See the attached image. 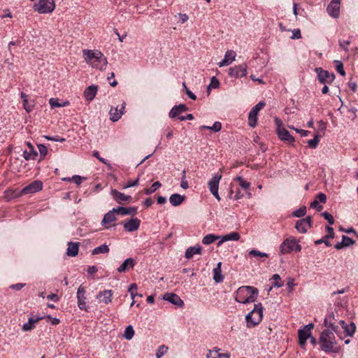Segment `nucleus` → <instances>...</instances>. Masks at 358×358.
I'll list each match as a JSON object with an SVG mask.
<instances>
[{
	"label": "nucleus",
	"instance_id": "obj_6",
	"mask_svg": "<svg viewBox=\"0 0 358 358\" xmlns=\"http://www.w3.org/2000/svg\"><path fill=\"white\" fill-rule=\"evenodd\" d=\"M265 106L264 101L259 102L252 108L248 115V124L251 127H255L257 123V115L259 111Z\"/></svg>",
	"mask_w": 358,
	"mask_h": 358
},
{
	"label": "nucleus",
	"instance_id": "obj_5",
	"mask_svg": "<svg viewBox=\"0 0 358 358\" xmlns=\"http://www.w3.org/2000/svg\"><path fill=\"white\" fill-rule=\"evenodd\" d=\"M55 8V0H39L34 6V9L38 13H51Z\"/></svg>",
	"mask_w": 358,
	"mask_h": 358
},
{
	"label": "nucleus",
	"instance_id": "obj_1",
	"mask_svg": "<svg viewBox=\"0 0 358 358\" xmlns=\"http://www.w3.org/2000/svg\"><path fill=\"white\" fill-rule=\"evenodd\" d=\"M334 331L329 329H324L320 336V345L321 350L327 353H338L341 350V346L334 336Z\"/></svg>",
	"mask_w": 358,
	"mask_h": 358
},
{
	"label": "nucleus",
	"instance_id": "obj_8",
	"mask_svg": "<svg viewBox=\"0 0 358 358\" xmlns=\"http://www.w3.org/2000/svg\"><path fill=\"white\" fill-rule=\"evenodd\" d=\"M315 72L317 73L318 80L322 84H330L335 79L334 73H329V71L322 69L321 67L315 68Z\"/></svg>",
	"mask_w": 358,
	"mask_h": 358
},
{
	"label": "nucleus",
	"instance_id": "obj_43",
	"mask_svg": "<svg viewBox=\"0 0 358 358\" xmlns=\"http://www.w3.org/2000/svg\"><path fill=\"white\" fill-rule=\"evenodd\" d=\"M201 129H209V130H212L215 132H217V131H220L222 129V124L220 122H215L213 126L210 127V126H202L201 127Z\"/></svg>",
	"mask_w": 358,
	"mask_h": 358
},
{
	"label": "nucleus",
	"instance_id": "obj_51",
	"mask_svg": "<svg viewBox=\"0 0 358 358\" xmlns=\"http://www.w3.org/2000/svg\"><path fill=\"white\" fill-rule=\"evenodd\" d=\"M342 242L345 247H348L353 245L355 241L348 236H343Z\"/></svg>",
	"mask_w": 358,
	"mask_h": 358
},
{
	"label": "nucleus",
	"instance_id": "obj_36",
	"mask_svg": "<svg viewBox=\"0 0 358 358\" xmlns=\"http://www.w3.org/2000/svg\"><path fill=\"white\" fill-rule=\"evenodd\" d=\"M342 329L344 330V331L347 336H352L355 332L356 327L353 322H351L350 324H347Z\"/></svg>",
	"mask_w": 358,
	"mask_h": 358
},
{
	"label": "nucleus",
	"instance_id": "obj_28",
	"mask_svg": "<svg viewBox=\"0 0 358 358\" xmlns=\"http://www.w3.org/2000/svg\"><path fill=\"white\" fill-rule=\"evenodd\" d=\"M79 245L78 243L69 242L66 249V255L70 257H76L78 252Z\"/></svg>",
	"mask_w": 358,
	"mask_h": 358
},
{
	"label": "nucleus",
	"instance_id": "obj_64",
	"mask_svg": "<svg viewBox=\"0 0 358 358\" xmlns=\"http://www.w3.org/2000/svg\"><path fill=\"white\" fill-rule=\"evenodd\" d=\"M274 122L276 126V131L280 128H284L282 120L280 118H278V117H274Z\"/></svg>",
	"mask_w": 358,
	"mask_h": 358
},
{
	"label": "nucleus",
	"instance_id": "obj_54",
	"mask_svg": "<svg viewBox=\"0 0 358 358\" xmlns=\"http://www.w3.org/2000/svg\"><path fill=\"white\" fill-rule=\"evenodd\" d=\"M63 180H68V181L72 180L76 184L80 185L82 182L83 178L79 176H74L71 178H63Z\"/></svg>",
	"mask_w": 358,
	"mask_h": 358
},
{
	"label": "nucleus",
	"instance_id": "obj_24",
	"mask_svg": "<svg viewBox=\"0 0 358 358\" xmlns=\"http://www.w3.org/2000/svg\"><path fill=\"white\" fill-rule=\"evenodd\" d=\"M202 248L199 244L188 248L185 253V257L187 259L192 258L194 255H201Z\"/></svg>",
	"mask_w": 358,
	"mask_h": 358
},
{
	"label": "nucleus",
	"instance_id": "obj_30",
	"mask_svg": "<svg viewBox=\"0 0 358 358\" xmlns=\"http://www.w3.org/2000/svg\"><path fill=\"white\" fill-rule=\"evenodd\" d=\"M115 213H117L115 208L107 213L102 220V224H106L114 222L116 220Z\"/></svg>",
	"mask_w": 358,
	"mask_h": 358
},
{
	"label": "nucleus",
	"instance_id": "obj_52",
	"mask_svg": "<svg viewBox=\"0 0 358 358\" xmlns=\"http://www.w3.org/2000/svg\"><path fill=\"white\" fill-rule=\"evenodd\" d=\"M180 187L184 189H187L189 187L188 182L186 180V171L185 170L182 171Z\"/></svg>",
	"mask_w": 358,
	"mask_h": 358
},
{
	"label": "nucleus",
	"instance_id": "obj_45",
	"mask_svg": "<svg viewBox=\"0 0 358 358\" xmlns=\"http://www.w3.org/2000/svg\"><path fill=\"white\" fill-rule=\"evenodd\" d=\"M168 347L164 345H160L158 349L157 350V352H156V357L157 358H161L162 356H164L168 351Z\"/></svg>",
	"mask_w": 358,
	"mask_h": 358
},
{
	"label": "nucleus",
	"instance_id": "obj_29",
	"mask_svg": "<svg viewBox=\"0 0 358 358\" xmlns=\"http://www.w3.org/2000/svg\"><path fill=\"white\" fill-rule=\"evenodd\" d=\"M22 195H24V194L21 192V189H9L5 192V196L9 200L20 197Z\"/></svg>",
	"mask_w": 358,
	"mask_h": 358
},
{
	"label": "nucleus",
	"instance_id": "obj_48",
	"mask_svg": "<svg viewBox=\"0 0 358 358\" xmlns=\"http://www.w3.org/2000/svg\"><path fill=\"white\" fill-rule=\"evenodd\" d=\"M306 213V206H302L300 208L294 210L293 212V215L296 217H301L304 216Z\"/></svg>",
	"mask_w": 358,
	"mask_h": 358
},
{
	"label": "nucleus",
	"instance_id": "obj_62",
	"mask_svg": "<svg viewBox=\"0 0 358 358\" xmlns=\"http://www.w3.org/2000/svg\"><path fill=\"white\" fill-rule=\"evenodd\" d=\"M301 38V31L299 29H295L292 31V39H299Z\"/></svg>",
	"mask_w": 358,
	"mask_h": 358
},
{
	"label": "nucleus",
	"instance_id": "obj_53",
	"mask_svg": "<svg viewBox=\"0 0 358 358\" xmlns=\"http://www.w3.org/2000/svg\"><path fill=\"white\" fill-rule=\"evenodd\" d=\"M322 216L324 217L325 220L328 221L329 224H333L334 223V217L329 213L328 212H324L322 213Z\"/></svg>",
	"mask_w": 358,
	"mask_h": 358
},
{
	"label": "nucleus",
	"instance_id": "obj_21",
	"mask_svg": "<svg viewBox=\"0 0 358 358\" xmlns=\"http://www.w3.org/2000/svg\"><path fill=\"white\" fill-rule=\"evenodd\" d=\"M43 319V317L42 316H37V317H30L28 320V322L24 323L22 327V329L24 331H31L35 328V324L40 321L41 320Z\"/></svg>",
	"mask_w": 358,
	"mask_h": 358
},
{
	"label": "nucleus",
	"instance_id": "obj_9",
	"mask_svg": "<svg viewBox=\"0 0 358 358\" xmlns=\"http://www.w3.org/2000/svg\"><path fill=\"white\" fill-rule=\"evenodd\" d=\"M247 64H243L236 65L229 69V76L232 78H238L245 77L247 75Z\"/></svg>",
	"mask_w": 358,
	"mask_h": 358
},
{
	"label": "nucleus",
	"instance_id": "obj_15",
	"mask_svg": "<svg viewBox=\"0 0 358 358\" xmlns=\"http://www.w3.org/2000/svg\"><path fill=\"white\" fill-rule=\"evenodd\" d=\"M296 245V239L294 238H289L284 241L280 246V250L282 254H287L291 252L294 249Z\"/></svg>",
	"mask_w": 358,
	"mask_h": 358
},
{
	"label": "nucleus",
	"instance_id": "obj_31",
	"mask_svg": "<svg viewBox=\"0 0 358 358\" xmlns=\"http://www.w3.org/2000/svg\"><path fill=\"white\" fill-rule=\"evenodd\" d=\"M115 210L117 214H120L122 215H135L136 213V208L135 207H117V208H115Z\"/></svg>",
	"mask_w": 358,
	"mask_h": 358
},
{
	"label": "nucleus",
	"instance_id": "obj_17",
	"mask_svg": "<svg viewBox=\"0 0 358 358\" xmlns=\"http://www.w3.org/2000/svg\"><path fill=\"white\" fill-rule=\"evenodd\" d=\"M125 108V103L123 102L119 108L118 106L117 107H111L109 114H110V120L113 122H116L118 120L120 119L122 115L124 113V110Z\"/></svg>",
	"mask_w": 358,
	"mask_h": 358
},
{
	"label": "nucleus",
	"instance_id": "obj_23",
	"mask_svg": "<svg viewBox=\"0 0 358 358\" xmlns=\"http://www.w3.org/2000/svg\"><path fill=\"white\" fill-rule=\"evenodd\" d=\"M221 179L222 175L218 173L215 174L212 177V178L208 182V187L209 188L210 192L218 190L219 183Z\"/></svg>",
	"mask_w": 358,
	"mask_h": 358
},
{
	"label": "nucleus",
	"instance_id": "obj_37",
	"mask_svg": "<svg viewBox=\"0 0 358 358\" xmlns=\"http://www.w3.org/2000/svg\"><path fill=\"white\" fill-rule=\"evenodd\" d=\"M220 236H216L214 234H208L203 238L202 243L204 245H209L210 243H213L215 241L218 240Z\"/></svg>",
	"mask_w": 358,
	"mask_h": 358
},
{
	"label": "nucleus",
	"instance_id": "obj_32",
	"mask_svg": "<svg viewBox=\"0 0 358 358\" xmlns=\"http://www.w3.org/2000/svg\"><path fill=\"white\" fill-rule=\"evenodd\" d=\"M185 199V196H181L179 194H173L170 196L169 201L172 206H178L184 201Z\"/></svg>",
	"mask_w": 358,
	"mask_h": 358
},
{
	"label": "nucleus",
	"instance_id": "obj_55",
	"mask_svg": "<svg viewBox=\"0 0 358 358\" xmlns=\"http://www.w3.org/2000/svg\"><path fill=\"white\" fill-rule=\"evenodd\" d=\"M336 62L337 64L336 69V71H338V73H339L341 76H345V72L344 71L343 65L342 62L340 61H336Z\"/></svg>",
	"mask_w": 358,
	"mask_h": 358
},
{
	"label": "nucleus",
	"instance_id": "obj_14",
	"mask_svg": "<svg viewBox=\"0 0 358 358\" xmlns=\"http://www.w3.org/2000/svg\"><path fill=\"white\" fill-rule=\"evenodd\" d=\"M341 0H332L327 8V11L329 15L334 18H338L340 15Z\"/></svg>",
	"mask_w": 358,
	"mask_h": 358
},
{
	"label": "nucleus",
	"instance_id": "obj_18",
	"mask_svg": "<svg viewBox=\"0 0 358 358\" xmlns=\"http://www.w3.org/2000/svg\"><path fill=\"white\" fill-rule=\"evenodd\" d=\"M140 223V220L137 217H135L125 222L123 226L127 231L132 232L136 231L139 228Z\"/></svg>",
	"mask_w": 358,
	"mask_h": 358
},
{
	"label": "nucleus",
	"instance_id": "obj_59",
	"mask_svg": "<svg viewBox=\"0 0 358 358\" xmlns=\"http://www.w3.org/2000/svg\"><path fill=\"white\" fill-rule=\"evenodd\" d=\"M328 238H327L325 236L322 237L321 239H319L315 242V245H319L321 243H324L327 246H331V243L327 240Z\"/></svg>",
	"mask_w": 358,
	"mask_h": 358
},
{
	"label": "nucleus",
	"instance_id": "obj_49",
	"mask_svg": "<svg viewBox=\"0 0 358 358\" xmlns=\"http://www.w3.org/2000/svg\"><path fill=\"white\" fill-rule=\"evenodd\" d=\"M249 255L254 257H267L268 255L265 252H260L257 250H251L249 252Z\"/></svg>",
	"mask_w": 358,
	"mask_h": 358
},
{
	"label": "nucleus",
	"instance_id": "obj_16",
	"mask_svg": "<svg viewBox=\"0 0 358 358\" xmlns=\"http://www.w3.org/2000/svg\"><path fill=\"white\" fill-rule=\"evenodd\" d=\"M113 294V293L112 290L106 289L99 292L96 298L99 303L108 304L112 301Z\"/></svg>",
	"mask_w": 358,
	"mask_h": 358
},
{
	"label": "nucleus",
	"instance_id": "obj_11",
	"mask_svg": "<svg viewBox=\"0 0 358 358\" xmlns=\"http://www.w3.org/2000/svg\"><path fill=\"white\" fill-rule=\"evenodd\" d=\"M311 225L312 218L311 217L308 216L306 218L298 220L296 223L295 228L299 232L304 234L306 233L308 229L311 227Z\"/></svg>",
	"mask_w": 358,
	"mask_h": 358
},
{
	"label": "nucleus",
	"instance_id": "obj_58",
	"mask_svg": "<svg viewBox=\"0 0 358 358\" xmlns=\"http://www.w3.org/2000/svg\"><path fill=\"white\" fill-rule=\"evenodd\" d=\"M38 151L41 155V157L43 158L47 154V148L42 144L38 145Z\"/></svg>",
	"mask_w": 358,
	"mask_h": 358
},
{
	"label": "nucleus",
	"instance_id": "obj_61",
	"mask_svg": "<svg viewBox=\"0 0 358 358\" xmlns=\"http://www.w3.org/2000/svg\"><path fill=\"white\" fill-rule=\"evenodd\" d=\"M315 199H317L319 203H324L327 201V196L324 193L320 192L316 196Z\"/></svg>",
	"mask_w": 358,
	"mask_h": 358
},
{
	"label": "nucleus",
	"instance_id": "obj_47",
	"mask_svg": "<svg viewBox=\"0 0 358 358\" xmlns=\"http://www.w3.org/2000/svg\"><path fill=\"white\" fill-rule=\"evenodd\" d=\"M34 106H35V103H34V100L29 101V99H27V103L23 102V107L27 113H30L31 111H32V110L34 108Z\"/></svg>",
	"mask_w": 358,
	"mask_h": 358
},
{
	"label": "nucleus",
	"instance_id": "obj_20",
	"mask_svg": "<svg viewBox=\"0 0 358 358\" xmlns=\"http://www.w3.org/2000/svg\"><path fill=\"white\" fill-rule=\"evenodd\" d=\"M277 134L278 138L282 141H286L289 143L294 142V138L285 127L278 129Z\"/></svg>",
	"mask_w": 358,
	"mask_h": 358
},
{
	"label": "nucleus",
	"instance_id": "obj_33",
	"mask_svg": "<svg viewBox=\"0 0 358 358\" xmlns=\"http://www.w3.org/2000/svg\"><path fill=\"white\" fill-rule=\"evenodd\" d=\"M49 103L52 108H54L55 107H64V106H67L70 104L69 101H64L62 102H59V99L57 98L50 99Z\"/></svg>",
	"mask_w": 358,
	"mask_h": 358
},
{
	"label": "nucleus",
	"instance_id": "obj_40",
	"mask_svg": "<svg viewBox=\"0 0 358 358\" xmlns=\"http://www.w3.org/2000/svg\"><path fill=\"white\" fill-rule=\"evenodd\" d=\"M134 336V330L131 325H129L126 327L124 333V337L127 340H131Z\"/></svg>",
	"mask_w": 358,
	"mask_h": 358
},
{
	"label": "nucleus",
	"instance_id": "obj_25",
	"mask_svg": "<svg viewBox=\"0 0 358 358\" xmlns=\"http://www.w3.org/2000/svg\"><path fill=\"white\" fill-rule=\"evenodd\" d=\"M134 266V259L133 258H128L117 268V271L118 273H123L128 271L130 268H133Z\"/></svg>",
	"mask_w": 358,
	"mask_h": 358
},
{
	"label": "nucleus",
	"instance_id": "obj_50",
	"mask_svg": "<svg viewBox=\"0 0 358 358\" xmlns=\"http://www.w3.org/2000/svg\"><path fill=\"white\" fill-rule=\"evenodd\" d=\"M176 106L172 108L171 111L169 112V117L171 118H175L176 117H178L180 114H181V111Z\"/></svg>",
	"mask_w": 358,
	"mask_h": 358
},
{
	"label": "nucleus",
	"instance_id": "obj_44",
	"mask_svg": "<svg viewBox=\"0 0 358 358\" xmlns=\"http://www.w3.org/2000/svg\"><path fill=\"white\" fill-rule=\"evenodd\" d=\"M162 186V184L159 181L155 182L151 188H147L145 189L144 192L145 194L147 195L151 194L152 193L155 192L158 188H159Z\"/></svg>",
	"mask_w": 358,
	"mask_h": 358
},
{
	"label": "nucleus",
	"instance_id": "obj_10",
	"mask_svg": "<svg viewBox=\"0 0 358 358\" xmlns=\"http://www.w3.org/2000/svg\"><path fill=\"white\" fill-rule=\"evenodd\" d=\"M338 317V313L332 311L325 317L324 324L326 327L330 328L337 335H338V327L335 325L334 321Z\"/></svg>",
	"mask_w": 358,
	"mask_h": 358
},
{
	"label": "nucleus",
	"instance_id": "obj_60",
	"mask_svg": "<svg viewBox=\"0 0 358 358\" xmlns=\"http://www.w3.org/2000/svg\"><path fill=\"white\" fill-rule=\"evenodd\" d=\"M326 230L327 231V234L325 236L328 238H334L335 235L334 229L328 226L326 227Z\"/></svg>",
	"mask_w": 358,
	"mask_h": 358
},
{
	"label": "nucleus",
	"instance_id": "obj_3",
	"mask_svg": "<svg viewBox=\"0 0 358 358\" xmlns=\"http://www.w3.org/2000/svg\"><path fill=\"white\" fill-rule=\"evenodd\" d=\"M263 317V306L261 303L255 304L254 308L245 316L247 326L249 328L259 324Z\"/></svg>",
	"mask_w": 358,
	"mask_h": 358
},
{
	"label": "nucleus",
	"instance_id": "obj_39",
	"mask_svg": "<svg viewBox=\"0 0 358 358\" xmlns=\"http://www.w3.org/2000/svg\"><path fill=\"white\" fill-rule=\"evenodd\" d=\"M234 180L238 181L239 185L244 189H248L250 187V183L244 180L241 176H236Z\"/></svg>",
	"mask_w": 358,
	"mask_h": 358
},
{
	"label": "nucleus",
	"instance_id": "obj_12",
	"mask_svg": "<svg viewBox=\"0 0 358 358\" xmlns=\"http://www.w3.org/2000/svg\"><path fill=\"white\" fill-rule=\"evenodd\" d=\"M85 294H86V288L84 286L80 285L78 287V292H77L78 305L80 309L87 310V302L85 301L87 299Z\"/></svg>",
	"mask_w": 358,
	"mask_h": 358
},
{
	"label": "nucleus",
	"instance_id": "obj_2",
	"mask_svg": "<svg viewBox=\"0 0 358 358\" xmlns=\"http://www.w3.org/2000/svg\"><path fill=\"white\" fill-rule=\"evenodd\" d=\"M258 289L251 286L240 287L235 296L236 301L243 304L253 303L257 300Z\"/></svg>",
	"mask_w": 358,
	"mask_h": 358
},
{
	"label": "nucleus",
	"instance_id": "obj_63",
	"mask_svg": "<svg viewBox=\"0 0 358 358\" xmlns=\"http://www.w3.org/2000/svg\"><path fill=\"white\" fill-rule=\"evenodd\" d=\"M138 178H137L136 180L132 181V180H129L127 182V185H125L123 188L124 189H127V188H129V187H134V186H136L138 183Z\"/></svg>",
	"mask_w": 358,
	"mask_h": 358
},
{
	"label": "nucleus",
	"instance_id": "obj_4",
	"mask_svg": "<svg viewBox=\"0 0 358 358\" xmlns=\"http://www.w3.org/2000/svg\"><path fill=\"white\" fill-rule=\"evenodd\" d=\"M107 64V59L101 51L91 50V67L102 71L106 69Z\"/></svg>",
	"mask_w": 358,
	"mask_h": 358
},
{
	"label": "nucleus",
	"instance_id": "obj_13",
	"mask_svg": "<svg viewBox=\"0 0 358 358\" xmlns=\"http://www.w3.org/2000/svg\"><path fill=\"white\" fill-rule=\"evenodd\" d=\"M43 188V183L40 180H35L29 185H27L21 189V192L25 194H33L41 190Z\"/></svg>",
	"mask_w": 358,
	"mask_h": 358
},
{
	"label": "nucleus",
	"instance_id": "obj_7",
	"mask_svg": "<svg viewBox=\"0 0 358 358\" xmlns=\"http://www.w3.org/2000/svg\"><path fill=\"white\" fill-rule=\"evenodd\" d=\"M313 327L314 325L310 323L298 331L299 343L301 347L306 345L307 339L310 336L311 330Z\"/></svg>",
	"mask_w": 358,
	"mask_h": 358
},
{
	"label": "nucleus",
	"instance_id": "obj_34",
	"mask_svg": "<svg viewBox=\"0 0 358 358\" xmlns=\"http://www.w3.org/2000/svg\"><path fill=\"white\" fill-rule=\"evenodd\" d=\"M37 156V152L34 150L32 145H30L29 150H25L23 152V157L26 160L35 159Z\"/></svg>",
	"mask_w": 358,
	"mask_h": 358
},
{
	"label": "nucleus",
	"instance_id": "obj_19",
	"mask_svg": "<svg viewBox=\"0 0 358 358\" xmlns=\"http://www.w3.org/2000/svg\"><path fill=\"white\" fill-rule=\"evenodd\" d=\"M163 299L178 306H182L184 304L183 301L180 298V296L174 293H166L164 294Z\"/></svg>",
	"mask_w": 358,
	"mask_h": 358
},
{
	"label": "nucleus",
	"instance_id": "obj_41",
	"mask_svg": "<svg viewBox=\"0 0 358 358\" xmlns=\"http://www.w3.org/2000/svg\"><path fill=\"white\" fill-rule=\"evenodd\" d=\"M271 280H272V286L273 287H276L279 288L283 285L281 278L278 274H274L272 276Z\"/></svg>",
	"mask_w": 358,
	"mask_h": 358
},
{
	"label": "nucleus",
	"instance_id": "obj_46",
	"mask_svg": "<svg viewBox=\"0 0 358 358\" xmlns=\"http://www.w3.org/2000/svg\"><path fill=\"white\" fill-rule=\"evenodd\" d=\"M308 145L310 148H316L319 143V135L316 134L313 139L308 140L307 141Z\"/></svg>",
	"mask_w": 358,
	"mask_h": 358
},
{
	"label": "nucleus",
	"instance_id": "obj_38",
	"mask_svg": "<svg viewBox=\"0 0 358 358\" xmlns=\"http://www.w3.org/2000/svg\"><path fill=\"white\" fill-rule=\"evenodd\" d=\"M224 240L226 241H237L240 239L241 236L238 232L233 231L229 234L224 235Z\"/></svg>",
	"mask_w": 358,
	"mask_h": 358
},
{
	"label": "nucleus",
	"instance_id": "obj_35",
	"mask_svg": "<svg viewBox=\"0 0 358 358\" xmlns=\"http://www.w3.org/2000/svg\"><path fill=\"white\" fill-rule=\"evenodd\" d=\"M109 252V248L108 245L106 244H103L97 248H95L92 252V254L94 255H99V254H106Z\"/></svg>",
	"mask_w": 358,
	"mask_h": 358
},
{
	"label": "nucleus",
	"instance_id": "obj_27",
	"mask_svg": "<svg viewBox=\"0 0 358 358\" xmlns=\"http://www.w3.org/2000/svg\"><path fill=\"white\" fill-rule=\"evenodd\" d=\"M221 265L222 263L219 262L216 267L214 268L213 272V280L215 281V282L219 283L223 281L224 277L222 274V269H221Z\"/></svg>",
	"mask_w": 358,
	"mask_h": 358
},
{
	"label": "nucleus",
	"instance_id": "obj_22",
	"mask_svg": "<svg viewBox=\"0 0 358 358\" xmlns=\"http://www.w3.org/2000/svg\"><path fill=\"white\" fill-rule=\"evenodd\" d=\"M236 52L233 50H227L224 55V59L218 63L220 67L227 66L235 61Z\"/></svg>",
	"mask_w": 358,
	"mask_h": 358
},
{
	"label": "nucleus",
	"instance_id": "obj_26",
	"mask_svg": "<svg viewBox=\"0 0 358 358\" xmlns=\"http://www.w3.org/2000/svg\"><path fill=\"white\" fill-rule=\"evenodd\" d=\"M110 194L118 203L129 201L131 198V196L125 195L116 189H112Z\"/></svg>",
	"mask_w": 358,
	"mask_h": 358
},
{
	"label": "nucleus",
	"instance_id": "obj_42",
	"mask_svg": "<svg viewBox=\"0 0 358 358\" xmlns=\"http://www.w3.org/2000/svg\"><path fill=\"white\" fill-rule=\"evenodd\" d=\"M136 290H137V285L136 283H132L130 285L129 287V292L130 293V295H131V297L132 299V303L131 304V306H134V303H135V301H134V297L137 295V292H136Z\"/></svg>",
	"mask_w": 358,
	"mask_h": 358
},
{
	"label": "nucleus",
	"instance_id": "obj_57",
	"mask_svg": "<svg viewBox=\"0 0 358 358\" xmlns=\"http://www.w3.org/2000/svg\"><path fill=\"white\" fill-rule=\"evenodd\" d=\"M351 41L350 40L346 41H339V45L341 48L344 50L345 52L348 51V46L350 44Z\"/></svg>",
	"mask_w": 358,
	"mask_h": 358
},
{
	"label": "nucleus",
	"instance_id": "obj_56",
	"mask_svg": "<svg viewBox=\"0 0 358 358\" xmlns=\"http://www.w3.org/2000/svg\"><path fill=\"white\" fill-rule=\"evenodd\" d=\"M310 208H315L319 212L321 211L323 208L322 206L319 204L317 199H315L310 203Z\"/></svg>",
	"mask_w": 358,
	"mask_h": 358
}]
</instances>
